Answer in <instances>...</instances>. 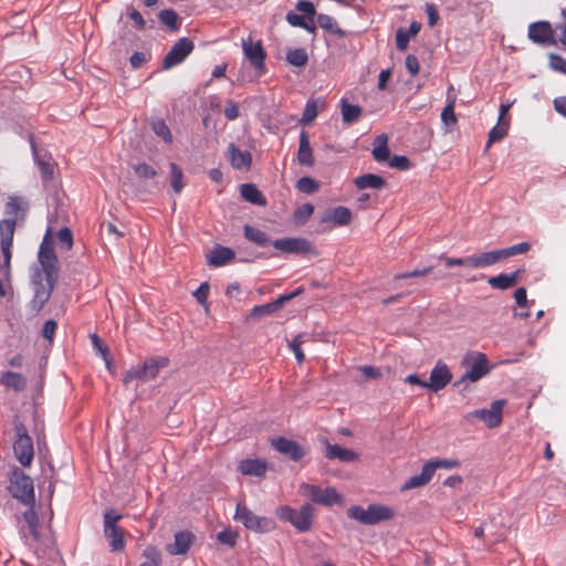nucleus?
<instances>
[{"label": "nucleus", "mask_w": 566, "mask_h": 566, "mask_svg": "<svg viewBox=\"0 0 566 566\" xmlns=\"http://www.w3.org/2000/svg\"><path fill=\"white\" fill-rule=\"evenodd\" d=\"M34 160L38 165L43 181H50L54 177L56 164L50 154H40L32 144Z\"/></svg>", "instance_id": "obj_23"}, {"label": "nucleus", "mask_w": 566, "mask_h": 566, "mask_svg": "<svg viewBox=\"0 0 566 566\" xmlns=\"http://www.w3.org/2000/svg\"><path fill=\"white\" fill-rule=\"evenodd\" d=\"M523 271L516 270L513 273H502L496 276H492L488 280V283L496 290H507L512 286H514L517 281L521 279Z\"/></svg>", "instance_id": "obj_28"}, {"label": "nucleus", "mask_w": 566, "mask_h": 566, "mask_svg": "<svg viewBox=\"0 0 566 566\" xmlns=\"http://www.w3.org/2000/svg\"><path fill=\"white\" fill-rule=\"evenodd\" d=\"M314 161V154L310 144L308 135L305 130H302L300 133L297 163L301 166L313 167Z\"/></svg>", "instance_id": "obj_26"}, {"label": "nucleus", "mask_w": 566, "mask_h": 566, "mask_svg": "<svg viewBox=\"0 0 566 566\" xmlns=\"http://www.w3.org/2000/svg\"><path fill=\"white\" fill-rule=\"evenodd\" d=\"M169 364V358L166 356H153L147 358L143 364L132 366L125 371L123 382L128 386L134 380L147 382L155 379L163 368Z\"/></svg>", "instance_id": "obj_1"}, {"label": "nucleus", "mask_w": 566, "mask_h": 566, "mask_svg": "<svg viewBox=\"0 0 566 566\" xmlns=\"http://www.w3.org/2000/svg\"><path fill=\"white\" fill-rule=\"evenodd\" d=\"M389 166L399 170H407L410 168V161L406 156L395 155L389 158Z\"/></svg>", "instance_id": "obj_57"}, {"label": "nucleus", "mask_w": 566, "mask_h": 566, "mask_svg": "<svg viewBox=\"0 0 566 566\" xmlns=\"http://www.w3.org/2000/svg\"><path fill=\"white\" fill-rule=\"evenodd\" d=\"M304 342H305L304 335L298 334L289 343V347L294 353L295 358L298 361V364H302L305 359L304 352L302 350V345Z\"/></svg>", "instance_id": "obj_48"}, {"label": "nucleus", "mask_w": 566, "mask_h": 566, "mask_svg": "<svg viewBox=\"0 0 566 566\" xmlns=\"http://www.w3.org/2000/svg\"><path fill=\"white\" fill-rule=\"evenodd\" d=\"M440 258L444 260V264L447 268H453L459 265L471 268L470 255L465 258Z\"/></svg>", "instance_id": "obj_59"}, {"label": "nucleus", "mask_w": 566, "mask_h": 566, "mask_svg": "<svg viewBox=\"0 0 566 566\" xmlns=\"http://www.w3.org/2000/svg\"><path fill=\"white\" fill-rule=\"evenodd\" d=\"M273 247L286 253H307L312 249L311 243L303 238L277 239Z\"/></svg>", "instance_id": "obj_22"}, {"label": "nucleus", "mask_w": 566, "mask_h": 566, "mask_svg": "<svg viewBox=\"0 0 566 566\" xmlns=\"http://www.w3.org/2000/svg\"><path fill=\"white\" fill-rule=\"evenodd\" d=\"M300 491L313 502L321 505L333 506L334 504H342L343 502L342 495L333 486L322 489L318 485L304 482L300 485Z\"/></svg>", "instance_id": "obj_11"}, {"label": "nucleus", "mask_w": 566, "mask_h": 566, "mask_svg": "<svg viewBox=\"0 0 566 566\" xmlns=\"http://www.w3.org/2000/svg\"><path fill=\"white\" fill-rule=\"evenodd\" d=\"M224 116L229 119V120H234L239 117L240 115V112H239V106L235 102L233 101H228L226 103V106H224Z\"/></svg>", "instance_id": "obj_60"}, {"label": "nucleus", "mask_w": 566, "mask_h": 566, "mask_svg": "<svg viewBox=\"0 0 566 566\" xmlns=\"http://www.w3.org/2000/svg\"><path fill=\"white\" fill-rule=\"evenodd\" d=\"M452 377V373L448 365L439 360L430 371L429 381H427L426 388L433 392H438L451 382Z\"/></svg>", "instance_id": "obj_16"}, {"label": "nucleus", "mask_w": 566, "mask_h": 566, "mask_svg": "<svg viewBox=\"0 0 566 566\" xmlns=\"http://www.w3.org/2000/svg\"><path fill=\"white\" fill-rule=\"evenodd\" d=\"M234 252L227 247L218 245L208 255V263L211 266H222L234 259Z\"/></svg>", "instance_id": "obj_33"}, {"label": "nucleus", "mask_w": 566, "mask_h": 566, "mask_svg": "<svg viewBox=\"0 0 566 566\" xmlns=\"http://www.w3.org/2000/svg\"><path fill=\"white\" fill-rule=\"evenodd\" d=\"M237 535L231 531L224 530L218 533V541L222 544L234 546Z\"/></svg>", "instance_id": "obj_64"}, {"label": "nucleus", "mask_w": 566, "mask_h": 566, "mask_svg": "<svg viewBox=\"0 0 566 566\" xmlns=\"http://www.w3.org/2000/svg\"><path fill=\"white\" fill-rule=\"evenodd\" d=\"M406 67L412 76H416L420 71V64L416 55L409 54L406 57Z\"/></svg>", "instance_id": "obj_63"}, {"label": "nucleus", "mask_w": 566, "mask_h": 566, "mask_svg": "<svg viewBox=\"0 0 566 566\" xmlns=\"http://www.w3.org/2000/svg\"><path fill=\"white\" fill-rule=\"evenodd\" d=\"M530 249H531L530 243L521 242V243L514 244V245L505 248V249L473 254V255H470L471 268L472 269L488 268V266H491L500 261L509 259L513 255L524 254V253L528 252Z\"/></svg>", "instance_id": "obj_3"}, {"label": "nucleus", "mask_w": 566, "mask_h": 566, "mask_svg": "<svg viewBox=\"0 0 566 566\" xmlns=\"http://www.w3.org/2000/svg\"><path fill=\"white\" fill-rule=\"evenodd\" d=\"M171 171V187L176 193H180L185 184H184V172L182 169L175 163L170 164Z\"/></svg>", "instance_id": "obj_44"}, {"label": "nucleus", "mask_w": 566, "mask_h": 566, "mask_svg": "<svg viewBox=\"0 0 566 566\" xmlns=\"http://www.w3.org/2000/svg\"><path fill=\"white\" fill-rule=\"evenodd\" d=\"M15 436L17 438L13 443L14 455L23 467H30L34 458V449L32 439L22 423L15 426Z\"/></svg>", "instance_id": "obj_12"}, {"label": "nucleus", "mask_w": 566, "mask_h": 566, "mask_svg": "<svg viewBox=\"0 0 566 566\" xmlns=\"http://www.w3.org/2000/svg\"><path fill=\"white\" fill-rule=\"evenodd\" d=\"M528 39L539 45H555V30L548 21H536L528 25Z\"/></svg>", "instance_id": "obj_15"}, {"label": "nucleus", "mask_w": 566, "mask_h": 566, "mask_svg": "<svg viewBox=\"0 0 566 566\" xmlns=\"http://www.w3.org/2000/svg\"><path fill=\"white\" fill-rule=\"evenodd\" d=\"M39 263L40 269L34 272H43L45 276H59V264L57 258L53 247V240L51 238V229L45 233L39 249Z\"/></svg>", "instance_id": "obj_8"}, {"label": "nucleus", "mask_w": 566, "mask_h": 566, "mask_svg": "<svg viewBox=\"0 0 566 566\" xmlns=\"http://www.w3.org/2000/svg\"><path fill=\"white\" fill-rule=\"evenodd\" d=\"M239 471L244 475L263 476L268 470L266 462L260 459H247L239 463Z\"/></svg>", "instance_id": "obj_31"}, {"label": "nucleus", "mask_w": 566, "mask_h": 566, "mask_svg": "<svg viewBox=\"0 0 566 566\" xmlns=\"http://www.w3.org/2000/svg\"><path fill=\"white\" fill-rule=\"evenodd\" d=\"M28 209L29 205L24 199L11 196L4 207L6 219L15 220L17 223L23 222Z\"/></svg>", "instance_id": "obj_24"}, {"label": "nucleus", "mask_w": 566, "mask_h": 566, "mask_svg": "<svg viewBox=\"0 0 566 566\" xmlns=\"http://www.w3.org/2000/svg\"><path fill=\"white\" fill-rule=\"evenodd\" d=\"M504 400H495L492 402L490 409H478L472 412H469L465 416L468 422H473L474 420L483 421L488 428L493 429L501 424L502 415H503V406Z\"/></svg>", "instance_id": "obj_13"}, {"label": "nucleus", "mask_w": 566, "mask_h": 566, "mask_svg": "<svg viewBox=\"0 0 566 566\" xmlns=\"http://www.w3.org/2000/svg\"><path fill=\"white\" fill-rule=\"evenodd\" d=\"M193 41L189 38H180L169 50L163 60L161 67L169 70L180 63H182L187 56L193 51Z\"/></svg>", "instance_id": "obj_14"}, {"label": "nucleus", "mask_w": 566, "mask_h": 566, "mask_svg": "<svg viewBox=\"0 0 566 566\" xmlns=\"http://www.w3.org/2000/svg\"><path fill=\"white\" fill-rule=\"evenodd\" d=\"M133 170L140 179H151L157 176V171L146 163L134 165Z\"/></svg>", "instance_id": "obj_50"}, {"label": "nucleus", "mask_w": 566, "mask_h": 566, "mask_svg": "<svg viewBox=\"0 0 566 566\" xmlns=\"http://www.w3.org/2000/svg\"><path fill=\"white\" fill-rule=\"evenodd\" d=\"M314 212L312 203H304L294 211V220L298 223L306 222Z\"/></svg>", "instance_id": "obj_51"}, {"label": "nucleus", "mask_w": 566, "mask_h": 566, "mask_svg": "<svg viewBox=\"0 0 566 566\" xmlns=\"http://www.w3.org/2000/svg\"><path fill=\"white\" fill-rule=\"evenodd\" d=\"M506 135H507V126L506 125L497 124L496 126H494L489 133V138H488L485 149H489L492 144L500 142Z\"/></svg>", "instance_id": "obj_47"}, {"label": "nucleus", "mask_w": 566, "mask_h": 566, "mask_svg": "<svg viewBox=\"0 0 566 566\" xmlns=\"http://www.w3.org/2000/svg\"><path fill=\"white\" fill-rule=\"evenodd\" d=\"M280 520L291 523L298 532H307L313 525L314 509L312 504L305 503L297 511L284 505L276 510Z\"/></svg>", "instance_id": "obj_5"}, {"label": "nucleus", "mask_w": 566, "mask_h": 566, "mask_svg": "<svg viewBox=\"0 0 566 566\" xmlns=\"http://www.w3.org/2000/svg\"><path fill=\"white\" fill-rule=\"evenodd\" d=\"M295 9L304 14H306L305 23L303 24L302 29L307 31L308 33L315 34L316 33V25L314 21V17L316 15V9L315 6L307 0H300L295 4Z\"/></svg>", "instance_id": "obj_30"}, {"label": "nucleus", "mask_w": 566, "mask_h": 566, "mask_svg": "<svg viewBox=\"0 0 566 566\" xmlns=\"http://www.w3.org/2000/svg\"><path fill=\"white\" fill-rule=\"evenodd\" d=\"M325 457L329 460H339L342 462H354L358 460V454L353 450L340 447L339 444H332L325 441Z\"/></svg>", "instance_id": "obj_27"}, {"label": "nucleus", "mask_w": 566, "mask_h": 566, "mask_svg": "<svg viewBox=\"0 0 566 566\" xmlns=\"http://www.w3.org/2000/svg\"><path fill=\"white\" fill-rule=\"evenodd\" d=\"M144 557L146 558L139 566H160L161 564V555L159 551L154 546H148L144 553Z\"/></svg>", "instance_id": "obj_45"}, {"label": "nucleus", "mask_w": 566, "mask_h": 566, "mask_svg": "<svg viewBox=\"0 0 566 566\" xmlns=\"http://www.w3.org/2000/svg\"><path fill=\"white\" fill-rule=\"evenodd\" d=\"M227 156L233 169L249 171L252 166V155L249 150H241L233 143L227 148Z\"/></svg>", "instance_id": "obj_20"}, {"label": "nucleus", "mask_w": 566, "mask_h": 566, "mask_svg": "<svg viewBox=\"0 0 566 566\" xmlns=\"http://www.w3.org/2000/svg\"><path fill=\"white\" fill-rule=\"evenodd\" d=\"M148 59L149 54L145 52H135L130 56L129 62L133 69H139L140 66H143L144 63L148 61Z\"/></svg>", "instance_id": "obj_61"}, {"label": "nucleus", "mask_w": 566, "mask_h": 566, "mask_svg": "<svg viewBox=\"0 0 566 566\" xmlns=\"http://www.w3.org/2000/svg\"><path fill=\"white\" fill-rule=\"evenodd\" d=\"M234 520L241 522L247 528L259 533L271 532L275 527V522L272 518L255 515L243 503H238Z\"/></svg>", "instance_id": "obj_9"}, {"label": "nucleus", "mask_w": 566, "mask_h": 566, "mask_svg": "<svg viewBox=\"0 0 566 566\" xmlns=\"http://www.w3.org/2000/svg\"><path fill=\"white\" fill-rule=\"evenodd\" d=\"M286 61L293 66L302 67L306 65L308 55L303 48L292 49L286 53Z\"/></svg>", "instance_id": "obj_42"}, {"label": "nucleus", "mask_w": 566, "mask_h": 566, "mask_svg": "<svg viewBox=\"0 0 566 566\" xmlns=\"http://www.w3.org/2000/svg\"><path fill=\"white\" fill-rule=\"evenodd\" d=\"M432 270H433L432 266H427L422 270H413L411 272L397 273V274H395L394 279L395 280H403V279L416 277V276H426V275L430 274L432 272Z\"/></svg>", "instance_id": "obj_56"}, {"label": "nucleus", "mask_w": 566, "mask_h": 566, "mask_svg": "<svg viewBox=\"0 0 566 566\" xmlns=\"http://www.w3.org/2000/svg\"><path fill=\"white\" fill-rule=\"evenodd\" d=\"M0 384L15 391H21L27 386V379L21 374L4 371L1 374Z\"/></svg>", "instance_id": "obj_36"}, {"label": "nucleus", "mask_w": 566, "mask_h": 566, "mask_svg": "<svg viewBox=\"0 0 566 566\" xmlns=\"http://www.w3.org/2000/svg\"><path fill=\"white\" fill-rule=\"evenodd\" d=\"M56 328L57 324L54 319L46 321L42 328V336L49 340H52L56 332Z\"/></svg>", "instance_id": "obj_62"}, {"label": "nucleus", "mask_w": 566, "mask_h": 566, "mask_svg": "<svg viewBox=\"0 0 566 566\" xmlns=\"http://www.w3.org/2000/svg\"><path fill=\"white\" fill-rule=\"evenodd\" d=\"M317 23L325 31H328L335 35L340 36V38L345 36V31H343L338 27L336 20L329 14H325V13L317 14Z\"/></svg>", "instance_id": "obj_41"}, {"label": "nucleus", "mask_w": 566, "mask_h": 566, "mask_svg": "<svg viewBox=\"0 0 566 566\" xmlns=\"http://www.w3.org/2000/svg\"><path fill=\"white\" fill-rule=\"evenodd\" d=\"M151 128L154 133L158 137L163 138L166 143L170 144L172 142L171 132L163 119L154 120L151 124Z\"/></svg>", "instance_id": "obj_46"}, {"label": "nucleus", "mask_w": 566, "mask_h": 566, "mask_svg": "<svg viewBox=\"0 0 566 566\" xmlns=\"http://www.w3.org/2000/svg\"><path fill=\"white\" fill-rule=\"evenodd\" d=\"M243 232H244V237L249 241L255 243L259 247H266L271 242L266 232H264L258 228H254L252 226H249V224L244 226Z\"/></svg>", "instance_id": "obj_38"}, {"label": "nucleus", "mask_w": 566, "mask_h": 566, "mask_svg": "<svg viewBox=\"0 0 566 566\" xmlns=\"http://www.w3.org/2000/svg\"><path fill=\"white\" fill-rule=\"evenodd\" d=\"M340 112L345 124H353L361 115V108L358 105L349 104L345 98L340 101Z\"/></svg>", "instance_id": "obj_39"}, {"label": "nucleus", "mask_w": 566, "mask_h": 566, "mask_svg": "<svg viewBox=\"0 0 566 566\" xmlns=\"http://www.w3.org/2000/svg\"><path fill=\"white\" fill-rule=\"evenodd\" d=\"M455 99L457 97L453 96L452 99H450V103H447V105L441 112V120L443 125L447 127V132H451L458 123V118L454 113Z\"/></svg>", "instance_id": "obj_40"}, {"label": "nucleus", "mask_w": 566, "mask_h": 566, "mask_svg": "<svg viewBox=\"0 0 566 566\" xmlns=\"http://www.w3.org/2000/svg\"><path fill=\"white\" fill-rule=\"evenodd\" d=\"M549 66L554 71L566 74V61L563 59V56L556 53L549 54Z\"/></svg>", "instance_id": "obj_55"}, {"label": "nucleus", "mask_w": 566, "mask_h": 566, "mask_svg": "<svg viewBox=\"0 0 566 566\" xmlns=\"http://www.w3.org/2000/svg\"><path fill=\"white\" fill-rule=\"evenodd\" d=\"M241 196L244 200L259 205V206H265L266 200L263 196V193L258 189V187L253 184H243L240 189Z\"/></svg>", "instance_id": "obj_37"}, {"label": "nucleus", "mask_w": 566, "mask_h": 566, "mask_svg": "<svg viewBox=\"0 0 566 566\" xmlns=\"http://www.w3.org/2000/svg\"><path fill=\"white\" fill-rule=\"evenodd\" d=\"M305 18L306 14L304 13L297 14L293 11H290L286 13L285 20L290 25L302 29L303 24L305 23Z\"/></svg>", "instance_id": "obj_58"}, {"label": "nucleus", "mask_w": 566, "mask_h": 566, "mask_svg": "<svg viewBox=\"0 0 566 566\" xmlns=\"http://www.w3.org/2000/svg\"><path fill=\"white\" fill-rule=\"evenodd\" d=\"M471 360L469 369L461 378L462 381L470 380L475 382L490 371L489 359L485 354L475 353L472 355Z\"/></svg>", "instance_id": "obj_18"}, {"label": "nucleus", "mask_w": 566, "mask_h": 566, "mask_svg": "<svg viewBox=\"0 0 566 566\" xmlns=\"http://www.w3.org/2000/svg\"><path fill=\"white\" fill-rule=\"evenodd\" d=\"M373 156L378 163L389 160L390 150L388 148V136L386 134H380L375 138Z\"/></svg>", "instance_id": "obj_35"}, {"label": "nucleus", "mask_w": 566, "mask_h": 566, "mask_svg": "<svg viewBox=\"0 0 566 566\" xmlns=\"http://www.w3.org/2000/svg\"><path fill=\"white\" fill-rule=\"evenodd\" d=\"M296 188L304 193H313L318 190V182L311 177H302L297 180Z\"/></svg>", "instance_id": "obj_49"}, {"label": "nucleus", "mask_w": 566, "mask_h": 566, "mask_svg": "<svg viewBox=\"0 0 566 566\" xmlns=\"http://www.w3.org/2000/svg\"><path fill=\"white\" fill-rule=\"evenodd\" d=\"M421 30V24L417 21L411 22L408 29L400 28L396 32V46L399 51H406L411 38L416 36Z\"/></svg>", "instance_id": "obj_32"}, {"label": "nucleus", "mask_w": 566, "mask_h": 566, "mask_svg": "<svg viewBox=\"0 0 566 566\" xmlns=\"http://www.w3.org/2000/svg\"><path fill=\"white\" fill-rule=\"evenodd\" d=\"M316 116H317L316 104L314 102H308L305 105V108H304V112H303V115L301 118V124L308 125L316 118Z\"/></svg>", "instance_id": "obj_53"}, {"label": "nucleus", "mask_w": 566, "mask_h": 566, "mask_svg": "<svg viewBox=\"0 0 566 566\" xmlns=\"http://www.w3.org/2000/svg\"><path fill=\"white\" fill-rule=\"evenodd\" d=\"M195 535L189 531H180L175 534L174 543L168 544L166 549L170 555H184L195 542Z\"/></svg>", "instance_id": "obj_25"}, {"label": "nucleus", "mask_w": 566, "mask_h": 566, "mask_svg": "<svg viewBox=\"0 0 566 566\" xmlns=\"http://www.w3.org/2000/svg\"><path fill=\"white\" fill-rule=\"evenodd\" d=\"M460 465L458 460L438 459L423 464L421 472L409 478L401 486V491H408L427 485L438 469H454Z\"/></svg>", "instance_id": "obj_4"}, {"label": "nucleus", "mask_w": 566, "mask_h": 566, "mask_svg": "<svg viewBox=\"0 0 566 566\" xmlns=\"http://www.w3.org/2000/svg\"><path fill=\"white\" fill-rule=\"evenodd\" d=\"M347 516L363 525H375L394 518L395 511L384 504H369L366 509L360 505H353L347 510Z\"/></svg>", "instance_id": "obj_2"}, {"label": "nucleus", "mask_w": 566, "mask_h": 566, "mask_svg": "<svg viewBox=\"0 0 566 566\" xmlns=\"http://www.w3.org/2000/svg\"><path fill=\"white\" fill-rule=\"evenodd\" d=\"M123 515L109 510L104 513V536L108 539L113 552H123L126 543L124 539L125 532L118 526V522Z\"/></svg>", "instance_id": "obj_7"}, {"label": "nucleus", "mask_w": 566, "mask_h": 566, "mask_svg": "<svg viewBox=\"0 0 566 566\" xmlns=\"http://www.w3.org/2000/svg\"><path fill=\"white\" fill-rule=\"evenodd\" d=\"M354 185L359 189H381L386 185L385 178L375 174H365L354 179Z\"/></svg>", "instance_id": "obj_34"}, {"label": "nucleus", "mask_w": 566, "mask_h": 566, "mask_svg": "<svg viewBox=\"0 0 566 566\" xmlns=\"http://www.w3.org/2000/svg\"><path fill=\"white\" fill-rule=\"evenodd\" d=\"M242 49L244 55L254 69L261 70L264 67L266 54L261 41L253 43L252 39L249 36L247 40H242Z\"/></svg>", "instance_id": "obj_19"}, {"label": "nucleus", "mask_w": 566, "mask_h": 566, "mask_svg": "<svg viewBox=\"0 0 566 566\" xmlns=\"http://www.w3.org/2000/svg\"><path fill=\"white\" fill-rule=\"evenodd\" d=\"M59 276H45L43 272H34L31 282L34 286V295L30 301V307L39 313L48 303Z\"/></svg>", "instance_id": "obj_6"}, {"label": "nucleus", "mask_w": 566, "mask_h": 566, "mask_svg": "<svg viewBox=\"0 0 566 566\" xmlns=\"http://www.w3.org/2000/svg\"><path fill=\"white\" fill-rule=\"evenodd\" d=\"M57 240H59V243L61 244V248H63L65 250L72 249L73 234H72V231L67 227H64L61 230H59Z\"/></svg>", "instance_id": "obj_52"}, {"label": "nucleus", "mask_w": 566, "mask_h": 566, "mask_svg": "<svg viewBox=\"0 0 566 566\" xmlns=\"http://www.w3.org/2000/svg\"><path fill=\"white\" fill-rule=\"evenodd\" d=\"M160 22L171 29L172 31H177L180 28V20L176 11L172 9H165L159 12L158 15Z\"/></svg>", "instance_id": "obj_43"}, {"label": "nucleus", "mask_w": 566, "mask_h": 566, "mask_svg": "<svg viewBox=\"0 0 566 566\" xmlns=\"http://www.w3.org/2000/svg\"><path fill=\"white\" fill-rule=\"evenodd\" d=\"M10 492L13 497L25 504L34 502V488L32 479L21 469L15 468L10 478Z\"/></svg>", "instance_id": "obj_10"}, {"label": "nucleus", "mask_w": 566, "mask_h": 566, "mask_svg": "<svg viewBox=\"0 0 566 566\" xmlns=\"http://www.w3.org/2000/svg\"><path fill=\"white\" fill-rule=\"evenodd\" d=\"M17 224L15 220L11 219H2L0 221V245L6 266H10L12 256L11 249Z\"/></svg>", "instance_id": "obj_17"}, {"label": "nucleus", "mask_w": 566, "mask_h": 566, "mask_svg": "<svg viewBox=\"0 0 566 566\" xmlns=\"http://www.w3.org/2000/svg\"><path fill=\"white\" fill-rule=\"evenodd\" d=\"M275 311H276L275 306L273 305L272 302L268 303V304L255 305L252 308L250 316L251 317H261V316L273 314Z\"/></svg>", "instance_id": "obj_54"}, {"label": "nucleus", "mask_w": 566, "mask_h": 566, "mask_svg": "<svg viewBox=\"0 0 566 566\" xmlns=\"http://www.w3.org/2000/svg\"><path fill=\"white\" fill-rule=\"evenodd\" d=\"M353 218L352 211L343 206H338L333 210H329L325 213L322 221L323 222H333L334 226H347L350 223Z\"/></svg>", "instance_id": "obj_29"}, {"label": "nucleus", "mask_w": 566, "mask_h": 566, "mask_svg": "<svg viewBox=\"0 0 566 566\" xmlns=\"http://www.w3.org/2000/svg\"><path fill=\"white\" fill-rule=\"evenodd\" d=\"M272 446L276 451L289 457L293 461H300L305 455L303 448L297 442L284 437L274 439L272 441Z\"/></svg>", "instance_id": "obj_21"}]
</instances>
